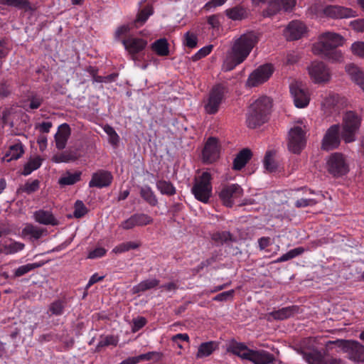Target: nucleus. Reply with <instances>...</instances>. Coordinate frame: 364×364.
<instances>
[{
    "label": "nucleus",
    "instance_id": "f257e3e1",
    "mask_svg": "<svg viewBox=\"0 0 364 364\" xmlns=\"http://www.w3.org/2000/svg\"><path fill=\"white\" fill-rule=\"evenodd\" d=\"M258 42V37L253 31L240 36L235 41L230 50L228 53L223 65L224 71H231L243 63Z\"/></svg>",
    "mask_w": 364,
    "mask_h": 364
},
{
    "label": "nucleus",
    "instance_id": "f03ea898",
    "mask_svg": "<svg viewBox=\"0 0 364 364\" xmlns=\"http://www.w3.org/2000/svg\"><path fill=\"white\" fill-rule=\"evenodd\" d=\"M343 37L337 33H324L320 36L318 42L314 45L313 50L314 53L321 55L327 60L340 61L342 53L338 50V47L343 44Z\"/></svg>",
    "mask_w": 364,
    "mask_h": 364
},
{
    "label": "nucleus",
    "instance_id": "7ed1b4c3",
    "mask_svg": "<svg viewBox=\"0 0 364 364\" xmlns=\"http://www.w3.org/2000/svg\"><path fill=\"white\" fill-rule=\"evenodd\" d=\"M227 351L254 364L274 363L275 357L264 350H252L244 343L232 339L227 346Z\"/></svg>",
    "mask_w": 364,
    "mask_h": 364
},
{
    "label": "nucleus",
    "instance_id": "20e7f679",
    "mask_svg": "<svg viewBox=\"0 0 364 364\" xmlns=\"http://www.w3.org/2000/svg\"><path fill=\"white\" fill-rule=\"evenodd\" d=\"M272 107V100L267 96L256 100L249 107L246 124L250 129H255L267 122Z\"/></svg>",
    "mask_w": 364,
    "mask_h": 364
},
{
    "label": "nucleus",
    "instance_id": "39448f33",
    "mask_svg": "<svg viewBox=\"0 0 364 364\" xmlns=\"http://www.w3.org/2000/svg\"><path fill=\"white\" fill-rule=\"evenodd\" d=\"M153 13L154 9L151 5L149 4L140 9L134 21L130 23L122 25L117 28L114 32V39L122 43V39L128 38L127 35L131 29L142 26Z\"/></svg>",
    "mask_w": 364,
    "mask_h": 364
},
{
    "label": "nucleus",
    "instance_id": "423d86ee",
    "mask_svg": "<svg viewBox=\"0 0 364 364\" xmlns=\"http://www.w3.org/2000/svg\"><path fill=\"white\" fill-rule=\"evenodd\" d=\"M361 117L354 111H347L343 118L341 136L346 143L355 141V134L361 124Z\"/></svg>",
    "mask_w": 364,
    "mask_h": 364
},
{
    "label": "nucleus",
    "instance_id": "0eeeda50",
    "mask_svg": "<svg viewBox=\"0 0 364 364\" xmlns=\"http://www.w3.org/2000/svg\"><path fill=\"white\" fill-rule=\"evenodd\" d=\"M211 174L208 171H204L196 181L191 188V192L195 198L203 203H208L211 196Z\"/></svg>",
    "mask_w": 364,
    "mask_h": 364
},
{
    "label": "nucleus",
    "instance_id": "6e6552de",
    "mask_svg": "<svg viewBox=\"0 0 364 364\" xmlns=\"http://www.w3.org/2000/svg\"><path fill=\"white\" fill-rule=\"evenodd\" d=\"M346 353V358L355 363L364 362V346L356 341L338 339L332 342Z\"/></svg>",
    "mask_w": 364,
    "mask_h": 364
},
{
    "label": "nucleus",
    "instance_id": "1a4fd4ad",
    "mask_svg": "<svg viewBox=\"0 0 364 364\" xmlns=\"http://www.w3.org/2000/svg\"><path fill=\"white\" fill-rule=\"evenodd\" d=\"M227 88L222 84H218L210 90L204 109L208 114H215L220 108L224 98Z\"/></svg>",
    "mask_w": 364,
    "mask_h": 364
},
{
    "label": "nucleus",
    "instance_id": "9d476101",
    "mask_svg": "<svg viewBox=\"0 0 364 364\" xmlns=\"http://www.w3.org/2000/svg\"><path fill=\"white\" fill-rule=\"evenodd\" d=\"M289 90L296 107L304 108L308 106L310 102V94L308 89L301 82L297 81L291 82Z\"/></svg>",
    "mask_w": 364,
    "mask_h": 364
},
{
    "label": "nucleus",
    "instance_id": "9b49d317",
    "mask_svg": "<svg viewBox=\"0 0 364 364\" xmlns=\"http://www.w3.org/2000/svg\"><path fill=\"white\" fill-rule=\"evenodd\" d=\"M243 195V189L237 183L228 184L222 187L219 192V198L223 204L228 208H232L234 200L240 198Z\"/></svg>",
    "mask_w": 364,
    "mask_h": 364
},
{
    "label": "nucleus",
    "instance_id": "f8f14e48",
    "mask_svg": "<svg viewBox=\"0 0 364 364\" xmlns=\"http://www.w3.org/2000/svg\"><path fill=\"white\" fill-rule=\"evenodd\" d=\"M306 145L305 132L298 126L289 132L288 149L294 154H299Z\"/></svg>",
    "mask_w": 364,
    "mask_h": 364
},
{
    "label": "nucleus",
    "instance_id": "ddd939ff",
    "mask_svg": "<svg viewBox=\"0 0 364 364\" xmlns=\"http://www.w3.org/2000/svg\"><path fill=\"white\" fill-rule=\"evenodd\" d=\"M328 172L335 177L346 175L349 171L344 156L340 153L333 154L327 162Z\"/></svg>",
    "mask_w": 364,
    "mask_h": 364
},
{
    "label": "nucleus",
    "instance_id": "4468645a",
    "mask_svg": "<svg viewBox=\"0 0 364 364\" xmlns=\"http://www.w3.org/2000/svg\"><path fill=\"white\" fill-rule=\"evenodd\" d=\"M309 75L314 83H326L331 80V74L326 65L321 61H314L309 67Z\"/></svg>",
    "mask_w": 364,
    "mask_h": 364
},
{
    "label": "nucleus",
    "instance_id": "2eb2a0df",
    "mask_svg": "<svg viewBox=\"0 0 364 364\" xmlns=\"http://www.w3.org/2000/svg\"><path fill=\"white\" fill-rule=\"evenodd\" d=\"M273 72L274 68L272 64L260 65L250 75L247 83L250 87L258 86L268 80Z\"/></svg>",
    "mask_w": 364,
    "mask_h": 364
},
{
    "label": "nucleus",
    "instance_id": "dca6fc26",
    "mask_svg": "<svg viewBox=\"0 0 364 364\" xmlns=\"http://www.w3.org/2000/svg\"><path fill=\"white\" fill-rule=\"evenodd\" d=\"M122 43L130 55L132 60H136L137 55L146 48L148 42L144 38L131 36L122 39Z\"/></svg>",
    "mask_w": 364,
    "mask_h": 364
},
{
    "label": "nucleus",
    "instance_id": "f3484780",
    "mask_svg": "<svg viewBox=\"0 0 364 364\" xmlns=\"http://www.w3.org/2000/svg\"><path fill=\"white\" fill-rule=\"evenodd\" d=\"M220 156V146L217 138L209 137L202 151L203 161L205 164H212L218 160Z\"/></svg>",
    "mask_w": 364,
    "mask_h": 364
},
{
    "label": "nucleus",
    "instance_id": "a211bd4d",
    "mask_svg": "<svg viewBox=\"0 0 364 364\" xmlns=\"http://www.w3.org/2000/svg\"><path fill=\"white\" fill-rule=\"evenodd\" d=\"M340 142V126L333 124L327 129L322 140L321 147L326 151L333 150L339 146Z\"/></svg>",
    "mask_w": 364,
    "mask_h": 364
},
{
    "label": "nucleus",
    "instance_id": "6ab92c4d",
    "mask_svg": "<svg viewBox=\"0 0 364 364\" xmlns=\"http://www.w3.org/2000/svg\"><path fill=\"white\" fill-rule=\"evenodd\" d=\"M112 175L109 171L100 170L92 174V178L89 182V187H96L98 188L107 187L112 183Z\"/></svg>",
    "mask_w": 364,
    "mask_h": 364
},
{
    "label": "nucleus",
    "instance_id": "aec40b11",
    "mask_svg": "<svg viewBox=\"0 0 364 364\" xmlns=\"http://www.w3.org/2000/svg\"><path fill=\"white\" fill-rule=\"evenodd\" d=\"M323 14L329 18L338 19L353 17L355 11L346 7L329 5L324 8Z\"/></svg>",
    "mask_w": 364,
    "mask_h": 364
},
{
    "label": "nucleus",
    "instance_id": "412c9836",
    "mask_svg": "<svg viewBox=\"0 0 364 364\" xmlns=\"http://www.w3.org/2000/svg\"><path fill=\"white\" fill-rule=\"evenodd\" d=\"M255 4H267L272 13H276L280 10L286 11L291 10L295 6L294 0H252Z\"/></svg>",
    "mask_w": 364,
    "mask_h": 364
},
{
    "label": "nucleus",
    "instance_id": "4be33fe9",
    "mask_svg": "<svg viewBox=\"0 0 364 364\" xmlns=\"http://www.w3.org/2000/svg\"><path fill=\"white\" fill-rule=\"evenodd\" d=\"M306 31L305 25L299 21L290 22L285 30V35L288 40L294 41L299 39Z\"/></svg>",
    "mask_w": 364,
    "mask_h": 364
},
{
    "label": "nucleus",
    "instance_id": "5701e85b",
    "mask_svg": "<svg viewBox=\"0 0 364 364\" xmlns=\"http://www.w3.org/2000/svg\"><path fill=\"white\" fill-rule=\"evenodd\" d=\"M70 133V127L66 123L61 124L58 127V130L55 134V146L58 149L62 150L65 147Z\"/></svg>",
    "mask_w": 364,
    "mask_h": 364
},
{
    "label": "nucleus",
    "instance_id": "b1692460",
    "mask_svg": "<svg viewBox=\"0 0 364 364\" xmlns=\"http://www.w3.org/2000/svg\"><path fill=\"white\" fill-rule=\"evenodd\" d=\"M346 70L351 80L358 85L364 92V73L358 66L349 64L346 66Z\"/></svg>",
    "mask_w": 364,
    "mask_h": 364
},
{
    "label": "nucleus",
    "instance_id": "393cba45",
    "mask_svg": "<svg viewBox=\"0 0 364 364\" xmlns=\"http://www.w3.org/2000/svg\"><path fill=\"white\" fill-rule=\"evenodd\" d=\"M299 313V306L293 305L272 311L269 315L276 320H284Z\"/></svg>",
    "mask_w": 364,
    "mask_h": 364
},
{
    "label": "nucleus",
    "instance_id": "a878e982",
    "mask_svg": "<svg viewBox=\"0 0 364 364\" xmlns=\"http://www.w3.org/2000/svg\"><path fill=\"white\" fill-rule=\"evenodd\" d=\"M160 284L157 279H149L141 281L138 284L134 286L131 291L133 294H139L146 291L156 288Z\"/></svg>",
    "mask_w": 364,
    "mask_h": 364
},
{
    "label": "nucleus",
    "instance_id": "bb28decb",
    "mask_svg": "<svg viewBox=\"0 0 364 364\" xmlns=\"http://www.w3.org/2000/svg\"><path fill=\"white\" fill-rule=\"evenodd\" d=\"M252 157V152L249 149L241 150L233 161L232 168L240 171L245 166Z\"/></svg>",
    "mask_w": 364,
    "mask_h": 364
},
{
    "label": "nucleus",
    "instance_id": "cd10ccee",
    "mask_svg": "<svg viewBox=\"0 0 364 364\" xmlns=\"http://www.w3.org/2000/svg\"><path fill=\"white\" fill-rule=\"evenodd\" d=\"M35 220L40 224L43 225H58V221L55 219L54 215L48 210H40L36 211L34 213Z\"/></svg>",
    "mask_w": 364,
    "mask_h": 364
},
{
    "label": "nucleus",
    "instance_id": "c85d7f7f",
    "mask_svg": "<svg viewBox=\"0 0 364 364\" xmlns=\"http://www.w3.org/2000/svg\"><path fill=\"white\" fill-rule=\"evenodd\" d=\"M218 348V343L215 341H208L202 343L198 349L197 358H202L210 355L215 350Z\"/></svg>",
    "mask_w": 364,
    "mask_h": 364
},
{
    "label": "nucleus",
    "instance_id": "c756f323",
    "mask_svg": "<svg viewBox=\"0 0 364 364\" xmlns=\"http://www.w3.org/2000/svg\"><path fill=\"white\" fill-rule=\"evenodd\" d=\"M151 48L159 56L169 55V45L166 38H159L151 44Z\"/></svg>",
    "mask_w": 364,
    "mask_h": 364
},
{
    "label": "nucleus",
    "instance_id": "7c9ffc66",
    "mask_svg": "<svg viewBox=\"0 0 364 364\" xmlns=\"http://www.w3.org/2000/svg\"><path fill=\"white\" fill-rule=\"evenodd\" d=\"M82 172L76 171L74 173L67 171L59 178L58 183L60 186H70L76 183L81 180Z\"/></svg>",
    "mask_w": 364,
    "mask_h": 364
},
{
    "label": "nucleus",
    "instance_id": "2f4dec72",
    "mask_svg": "<svg viewBox=\"0 0 364 364\" xmlns=\"http://www.w3.org/2000/svg\"><path fill=\"white\" fill-rule=\"evenodd\" d=\"M140 196L151 206L154 207L158 204V199L151 188L144 186L140 188Z\"/></svg>",
    "mask_w": 364,
    "mask_h": 364
},
{
    "label": "nucleus",
    "instance_id": "473e14b6",
    "mask_svg": "<svg viewBox=\"0 0 364 364\" xmlns=\"http://www.w3.org/2000/svg\"><path fill=\"white\" fill-rule=\"evenodd\" d=\"M24 149L21 142L10 146L8 151L5 154L4 158L7 161L17 160L22 156Z\"/></svg>",
    "mask_w": 364,
    "mask_h": 364
},
{
    "label": "nucleus",
    "instance_id": "72a5a7b5",
    "mask_svg": "<svg viewBox=\"0 0 364 364\" xmlns=\"http://www.w3.org/2000/svg\"><path fill=\"white\" fill-rule=\"evenodd\" d=\"M156 188L163 195L173 196L176 190L173 183L165 180H159L156 182Z\"/></svg>",
    "mask_w": 364,
    "mask_h": 364
},
{
    "label": "nucleus",
    "instance_id": "f704fd0d",
    "mask_svg": "<svg viewBox=\"0 0 364 364\" xmlns=\"http://www.w3.org/2000/svg\"><path fill=\"white\" fill-rule=\"evenodd\" d=\"M211 239L217 245H223L233 240L232 234L228 231H218L212 234Z\"/></svg>",
    "mask_w": 364,
    "mask_h": 364
},
{
    "label": "nucleus",
    "instance_id": "c9c22d12",
    "mask_svg": "<svg viewBox=\"0 0 364 364\" xmlns=\"http://www.w3.org/2000/svg\"><path fill=\"white\" fill-rule=\"evenodd\" d=\"M43 102V98L41 96L32 95L28 97V102H25L23 107L26 112H29L31 109H37Z\"/></svg>",
    "mask_w": 364,
    "mask_h": 364
},
{
    "label": "nucleus",
    "instance_id": "e433bc0d",
    "mask_svg": "<svg viewBox=\"0 0 364 364\" xmlns=\"http://www.w3.org/2000/svg\"><path fill=\"white\" fill-rule=\"evenodd\" d=\"M40 188V181L38 179L32 181H28L23 186H20L17 189V193H26L28 195L37 191Z\"/></svg>",
    "mask_w": 364,
    "mask_h": 364
},
{
    "label": "nucleus",
    "instance_id": "4c0bfd02",
    "mask_svg": "<svg viewBox=\"0 0 364 364\" xmlns=\"http://www.w3.org/2000/svg\"><path fill=\"white\" fill-rule=\"evenodd\" d=\"M226 16L234 21H238L244 18L246 16V11L242 6H235L225 11Z\"/></svg>",
    "mask_w": 364,
    "mask_h": 364
},
{
    "label": "nucleus",
    "instance_id": "58836bf2",
    "mask_svg": "<svg viewBox=\"0 0 364 364\" xmlns=\"http://www.w3.org/2000/svg\"><path fill=\"white\" fill-rule=\"evenodd\" d=\"M43 264L44 262H35L28 263L25 265L20 266L16 269H15L14 277H20L36 268L42 267Z\"/></svg>",
    "mask_w": 364,
    "mask_h": 364
},
{
    "label": "nucleus",
    "instance_id": "ea45409f",
    "mask_svg": "<svg viewBox=\"0 0 364 364\" xmlns=\"http://www.w3.org/2000/svg\"><path fill=\"white\" fill-rule=\"evenodd\" d=\"M66 299H60L55 300L49 306V311L52 315L60 316L64 312V309L66 306Z\"/></svg>",
    "mask_w": 364,
    "mask_h": 364
},
{
    "label": "nucleus",
    "instance_id": "a19ab883",
    "mask_svg": "<svg viewBox=\"0 0 364 364\" xmlns=\"http://www.w3.org/2000/svg\"><path fill=\"white\" fill-rule=\"evenodd\" d=\"M22 232L23 235H30L32 239L37 240L42 237L44 230L28 224L23 229Z\"/></svg>",
    "mask_w": 364,
    "mask_h": 364
},
{
    "label": "nucleus",
    "instance_id": "79ce46f5",
    "mask_svg": "<svg viewBox=\"0 0 364 364\" xmlns=\"http://www.w3.org/2000/svg\"><path fill=\"white\" fill-rule=\"evenodd\" d=\"M304 251H305V250L302 247H299L292 249V250H289V252H287V253H285V254L282 255V256H280L279 257H278L275 260V262L280 263V262H284L288 261L289 259L296 257L297 256L301 255V254H303L304 252Z\"/></svg>",
    "mask_w": 364,
    "mask_h": 364
},
{
    "label": "nucleus",
    "instance_id": "37998d69",
    "mask_svg": "<svg viewBox=\"0 0 364 364\" xmlns=\"http://www.w3.org/2000/svg\"><path fill=\"white\" fill-rule=\"evenodd\" d=\"M140 245H141V244L139 242H132V241L122 242V243L118 245L117 246H116L113 249V252L117 254H121V253H123L125 252H128L131 250H136L138 247H139Z\"/></svg>",
    "mask_w": 364,
    "mask_h": 364
},
{
    "label": "nucleus",
    "instance_id": "c03bdc74",
    "mask_svg": "<svg viewBox=\"0 0 364 364\" xmlns=\"http://www.w3.org/2000/svg\"><path fill=\"white\" fill-rule=\"evenodd\" d=\"M136 226H146L153 223V218L146 213H134L132 215Z\"/></svg>",
    "mask_w": 364,
    "mask_h": 364
},
{
    "label": "nucleus",
    "instance_id": "a18cd8bd",
    "mask_svg": "<svg viewBox=\"0 0 364 364\" xmlns=\"http://www.w3.org/2000/svg\"><path fill=\"white\" fill-rule=\"evenodd\" d=\"M304 359L309 364H321L323 355L318 350H313L304 353Z\"/></svg>",
    "mask_w": 364,
    "mask_h": 364
},
{
    "label": "nucleus",
    "instance_id": "49530a36",
    "mask_svg": "<svg viewBox=\"0 0 364 364\" xmlns=\"http://www.w3.org/2000/svg\"><path fill=\"white\" fill-rule=\"evenodd\" d=\"M25 245L20 242L11 241L10 244L4 245V253L11 255L23 250Z\"/></svg>",
    "mask_w": 364,
    "mask_h": 364
},
{
    "label": "nucleus",
    "instance_id": "de8ad7c7",
    "mask_svg": "<svg viewBox=\"0 0 364 364\" xmlns=\"http://www.w3.org/2000/svg\"><path fill=\"white\" fill-rule=\"evenodd\" d=\"M0 4L26 9H29L31 6V4L28 0H0Z\"/></svg>",
    "mask_w": 364,
    "mask_h": 364
},
{
    "label": "nucleus",
    "instance_id": "09e8293b",
    "mask_svg": "<svg viewBox=\"0 0 364 364\" xmlns=\"http://www.w3.org/2000/svg\"><path fill=\"white\" fill-rule=\"evenodd\" d=\"M264 166L269 172H273L277 169V165L274 160V153L272 151L266 153L264 158Z\"/></svg>",
    "mask_w": 364,
    "mask_h": 364
},
{
    "label": "nucleus",
    "instance_id": "8fccbe9b",
    "mask_svg": "<svg viewBox=\"0 0 364 364\" xmlns=\"http://www.w3.org/2000/svg\"><path fill=\"white\" fill-rule=\"evenodd\" d=\"M183 44L185 46L191 49L196 48L198 45L197 36L190 31L186 32L184 34Z\"/></svg>",
    "mask_w": 364,
    "mask_h": 364
},
{
    "label": "nucleus",
    "instance_id": "3c124183",
    "mask_svg": "<svg viewBox=\"0 0 364 364\" xmlns=\"http://www.w3.org/2000/svg\"><path fill=\"white\" fill-rule=\"evenodd\" d=\"M341 100V97L338 95L334 93H330L328 96H327L324 101L323 105L327 107H338V102Z\"/></svg>",
    "mask_w": 364,
    "mask_h": 364
},
{
    "label": "nucleus",
    "instance_id": "603ef678",
    "mask_svg": "<svg viewBox=\"0 0 364 364\" xmlns=\"http://www.w3.org/2000/svg\"><path fill=\"white\" fill-rule=\"evenodd\" d=\"M88 210L85 204L81 200H77L75 203V210L73 213V215L75 218H82L87 213Z\"/></svg>",
    "mask_w": 364,
    "mask_h": 364
},
{
    "label": "nucleus",
    "instance_id": "864d4df0",
    "mask_svg": "<svg viewBox=\"0 0 364 364\" xmlns=\"http://www.w3.org/2000/svg\"><path fill=\"white\" fill-rule=\"evenodd\" d=\"M213 48V45H208L206 46H204L203 48H200L196 53H195L192 56V58H191L192 60L193 61H198L200 59L205 58V56H207L208 55H209L211 53Z\"/></svg>",
    "mask_w": 364,
    "mask_h": 364
},
{
    "label": "nucleus",
    "instance_id": "5fc2aeb1",
    "mask_svg": "<svg viewBox=\"0 0 364 364\" xmlns=\"http://www.w3.org/2000/svg\"><path fill=\"white\" fill-rule=\"evenodd\" d=\"M147 323V320L146 318L143 316H138L136 318L133 319V324L132 326V331L133 333H136L139 331L141 328H142Z\"/></svg>",
    "mask_w": 364,
    "mask_h": 364
},
{
    "label": "nucleus",
    "instance_id": "6e6d98bb",
    "mask_svg": "<svg viewBox=\"0 0 364 364\" xmlns=\"http://www.w3.org/2000/svg\"><path fill=\"white\" fill-rule=\"evenodd\" d=\"M235 294V290L231 289L227 291H223L217 294L214 298L213 301H227L230 299H232Z\"/></svg>",
    "mask_w": 364,
    "mask_h": 364
},
{
    "label": "nucleus",
    "instance_id": "4d7b16f0",
    "mask_svg": "<svg viewBox=\"0 0 364 364\" xmlns=\"http://www.w3.org/2000/svg\"><path fill=\"white\" fill-rule=\"evenodd\" d=\"M317 203V200L314 198H300L295 202L296 208H305L308 206H313Z\"/></svg>",
    "mask_w": 364,
    "mask_h": 364
},
{
    "label": "nucleus",
    "instance_id": "13d9d810",
    "mask_svg": "<svg viewBox=\"0 0 364 364\" xmlns=\"http://www.w3.org/2000/svg\"><path fill=\"white\" fill-rule=\"evenodd\" d=\"M352 52L361 58H364V42H355L351 46Z\"/></svg>",
    "mask_w": 364,
    "mask_h": 364
},
{
    "label": "nucleus",
    "instance_id": "bf43d9fd",
    "mask_svg": "<svg viewBox=\"0 0 364 364\" xmlns=\"http://www.w3.org/2000/svg\"><path fill=\"white\" fill-rule=\"evenodd\" d=\"M160 357L161 354L156 351L148 352L147 353H144L138 355L139 362L148 361L154 358L159 359Z\"/></svg>",
    "mask_w": 364,
    "mask_h": 364
},
{
    "label": "nucleus",
    "instance_id": "052dcab7",
    "mask_svg": "<svg viewBox=\"0 0 364 364\" xmlns=\"http://www.w3.org/2000/svg\"><path fill=\"white\" fill-rule=\"evenodd\" d=\"M107 250L104 247H96L93 250L90 251L88 254L89 259H97L100 258L105 255Z\"/></svg>",
    "mask_w": 364,
    "mask_h": 364
},
{
    "label": "nucleus",
    "instance_id": "680f3d73",
    "mask_svg": "<svg viewBox=\"0 0 364 364\" xmlns=\"http://www.w3.org/2000/svg\"><path fill=\"white\" fill-rule=\"evenodd\" d=\"M227 0H210L203 6L205 11H210L212 9L223 5Z\"/></svg>",
    "mask_w": 364,
    "mask_h": 364
},
{
    "label": "nucleus",
    "instance_id": "e2e57ef3",
    "mask_svg": "<svg viewBox=\"0 0 364 364\" xmlns=\"http://www.w3.org/2000/svg\"><path fill=\"white\" fill-rule=\"evenodd\" d=\"M109 345H117V342L113 336H106L105 338L100 340L97 346V348H103Z\"/></svg>",
    "mask_w": 364,
    "mask_h": 364
},
{
    "label": "nucleus",
    "instance_id": "0e129e2a",
    "mask_svg": "<svg viewBox=\"0 0 364 364\" xmlns=\"http://www.w3.org/2000/svg\"><path fill=\"white\" fill-rule=\"evenodd\" d=\"M136 226V225L135 224V222H134V220L132 215H131L127 220L122 221L121 223V224L119 225V227L125 230L133 229Z\"/></svg>",
    "mask_w": 364,
    "mask_h": 364
},
{
    "label": "nucleus",
    "instance_id": "69168bd1",
    "mask_svg": "<svg viewBox=\"0 0 364 364\" xmlns=\"http://www.w3.org/2000/svg\"><path fill=\"white\" fill-rule=\"evenodd\" d=\"M52 126L53 124L51 122H43L36 125V128L38 129L41 133H48Z\"/></svg>",
    "mask_w": 364,
    "mask_h": 364
},
{
    "label": "nucleus",
    "instance_id": "338daca9",
    "mask_svg": "<svg viewBox=\"0 0 364 364\" xmlns=\"http://www.w3.org/2000/svg\"><path fill=\"white\" fill-rule=\"evenodd\" d=\"M171 341L175 343H178V341L181 342V341H186V342H188L189 341V336L187 333H178V334H176L174 335L172 338H171Z\"/></svg>",
    "mask_w": 364,
    "mask_h": 364
},
{
    "label": "nucleus",
    "instance_id": "774afa93",
    "mask_svg": "<svg viewBox=\"0 0 364 364\" xmlns=\"http://www.w3.org/2000/svg\"><path fill=\"white\" fill-rule=\"evenodd\" d=\"M27 164L31 168H33V171H36L41 167L42 159L38 156L31 159Z\"/></svg>",
    "mask_w": 364,
    "mask_h": 364
}]
</instances>
